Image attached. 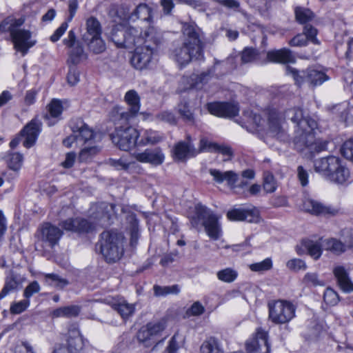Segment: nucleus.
I'll use <instances>...</instances> for the list:
<instances>
[{
  "label": "nucleus",
  "mask_w": 353,
  "mask_h": 353,
  "mask_svg": "<svg viewBox=\"0 0 353 353\" xmlns=\"http://www.w3.org/2000/svg\"><path fill=\"white\" fill-rule=\"evenodd\" d=\"M183 41L174 42L170 49V57L179 66L204 59L203 32L194 23H185L182 27Z\"/></svg>",
  "instance_id": "1"
},
{
  "label": "nucleus",
  "mask_w": 353,
  "mask_h": 353,
  "mask_svg": "<svg viewBox=\"0 0 353 353\" xmlns=\"http://www.w3.org/2000/svg\"><path fill=\"white\" fill-rule=\"evenodd\" d=\"M285 118L290 119L296 123L297 128L295 130L294 138V148L299 152L304 150H309L314 142V130L317 128V121L308 114H305L302 109L291 108L285 112Z\"/></svg>",
  "instance_id": "2"
},
{
  "label": "nucleus",
  "mask_w": 353,
  "mask_h": 353,
  "mask_svg": "<svg viewBox=\"0 0 353 353\" xmlns=\"http://www.w3.org/2000/svg\"><path fill=\"white\" fill-rule=\"evenodd\" d=\"M143 42L135 46L134 52L131 58V63L137 70L148 67L153 54L163 41L160 30L154 26H149L143 33Z\"/></svg>",
  "instance_id": "3"
},
{
  "label": "nucleus",
  "mask_w": 353,
  "mask_h": 353,
  "mask_svg": "<svg viewBox=\"0 0 353 353\" xmlns=\"http://www.w3.org/2000/svg\"><path fill=\"white\" fill-rule=\"evenodd\" d=\"M23 23L21 19L8 17L0 23V30L9 32L14 48L25 55L29 48L35 44V41L30 39L31 32L29 30L20 28Z\"/></svg>",
  "instance_id": "4"
},
{
  "label": "nucleus",
  "mask_w": 353,
  "mask_h": 353,
  "mask_svg": "<svg viewBox=\"0 0 353 353\" xmlns=\"http://www.w3.org/2000/svg\"><path fill=\"white\" fill-rule=\"evenodd\" d=\"M123 237L114 231H104L101 234L99 241L96 248L108 263L119 261L123 254Z\"/></svg>",
  "instance_id": "5"
},
{
  "label": "nucleus",
  "mask_w": 353,
  "mask_h": 353,
  "mask_svg": "<svg viewBox=\"0 0 353 353\" xmlns=\"http://www.w3.org/2000/svg\"><path fill=\"white\" fill-rule=\"evenodd\" d=\"M115 130L110 134L112 143L120 150L130 151L138 146L139 132L131 126L128 125V122L119 120V117H114Z\"/></svg>",
  "instance_id": "6"
},
{
  "label": "nucleus",
  "mask_w": 353,
  "mask_h": 353,
  "mask_svg": "<svg viewBox=\"0 0 353 353\" xmlns=\"http://www.w3.org/2000/svg\"><path fill=\"white\" fill-rule=\"evenodd\" d=\"M143 31L137 27H114L111 32V40L118 48H133L143 42Z\"/></svg>",
  "instance_id": "7"
},
{
  "label": "nucleus",
  "mask_w": 353,
  "mask_h": 353,
  "mask_svg": "<svg viewBox=\"0 0 353 353\" xmlns=\"http://www.w3.org/2000/svg\"><path fill=\"white\" fill-rule=\"evenodd\" d=\"M199 220L202 221V225L210 238L217 240L220 237L221 229L219 223V217L200 203L195 205V216L192 219V224L196 227Z\"/></svg>",
  "instance_id": "8"
},
{
  "label": "nucleus",
  "mask_w": 353,
  "mask_h": 353,
  "mask_svg": "<svg viewBox=\"0 0 353 353\" xmlns=\"http://www.w3.org/2000/svg\"><path fill=\"white\" fill-rule=\"evenodd\" d=\"M269 319L275 324H284L295 316L296 307L290 301L277 300L268 303Z\"/></svg>",
  "instance_id": "9"
},
{
  "label": "nucleus",
  "mask_w": 353,
  "mask_h": 353,
  "mask_svg": "<svg viewBox=\"0 0 353 353\" xmlns=\"http://www.w3.org/2000/svg\"><path fill=\"white\" fill-rule=\"evenodd\" d=\"M165 327L166 321L163 319L155 323H148L138 331L137 340L144 347H151L157 343V338Z\"/></svg>",
  "instance_id": "10"
},
{
  "label": "nucleus",
  "mask_w": 353,
  "mask_h": 353,
  "mask_svg": "<svg viewBox=\"0 0 353 353\" xmlns=\"http://www.w3.org/2000/svg\"><path fill=\"white\" fill-rule=\"evenodd\" d=\"M286 73L292 75L298 85L307 82L313 86H317L328 80V77L325 72L311 68L299 71L294 68L286 66Z\"/></svg>",
  "instance_id": "11"
},
{
  "label": "nucleus",
  "mask_w": 353,
  "mask_h": 353,
  "mask_svg": "<svg viewBox=\"0 0 353 353\" xmlns=\"http://www.w3.org/2000/svg\"><path fill=\"white\" fill-rule=\"evenodd\" d=\"M63 235L62 230L50 223L42 224L37 230L36 237L42 246L53 248L56 245Z\"/></svg>",
  "instance_id": "12"
},
{
  "label": "nucleus",
  "mask_w": 353,
  "mask_h": 353,
  "mask_svg": "<svg viewBox=\"0 0 353 353\" xmlns=\"http://www.w3.org/2000/svg\"><path fill=\"white\" fill-rule=\"evenodd\" d=\"M124 101L129 106L128 110L121 112H117V114L114 117H119V120L121 121L129 122L132 119L135 117L139 112L141 99L136 90H130L125 93Z\"/></svg>",
  "instance_id": "13"
},
{
  "label": "nucleus",
  "mask_w": 353,
  "mask_h": 353,
  "mask_svg": "<svg viewBox=\"0 0 353 353\" xmlns=\"http://www.w3.org/2000/svg\"><path fill=\"white\" fill-rule=\"evenodd\" d=\"M132 155L140 163H150L155 166L161 165L165 159V155L159 147L146 148L143 151H134Z\"/></svg>",
  "instance_id": "14"
},
{
  "label": "nucleus",
  "mask_w": 353,
  "mask_h": 353,
  "mask_svg": "<svg viewBox=\"0 0 353 353\" xmlns=\"http://www.w3.org/2000/svg\"><path fill=\"white\" fill-rule=\"evenodd\" d=\"M245 347L248 353H269L268 333L261 328L257 329L255 336L246 342Z\"/></svg>",
  "instance_id": "15"
},
{
  "label": "nucleus",
  "mask_w": 353,
  "mask_h": 353,
  "mask_svg": "<svg viewBox=\"0 0 353 353\" xmlns=\"http://www.w3.org/2000/svg\"><path fill=\"white\" fill-rule=\"evenodd\" d=\"M114 208L113 204L105 202L94 204L90 208V218L95 221L97 225H106L109 223Z\"/></svg>",
  "instance_id": "16"
},
{
  "label": "nucleus",
  "mask_w": 353,
  "mask_h": 353,
  "mask_svg": "<svg viewBox=\"0 0 353 353\" xmlns=\"http://www.w3.org/2000/svg\"><path fill=\"white\" fill-rule=\"evenodd\" d=\"M42 123L37 117L28 122L20 131V136L24 137L23 142L24 147L30 148L34 145L41 131Z\"/></svg>",
  "instance_id": "17"
},
{
  "label": "nucleus",
  "mask_w": 353,
  "mask_h": 353,
  "mask_svg": "<svg viewBox=\"0 0 353 353\" xmlns=\"http://www.w3.org/2000/svg\"><path fill=\"white\" fill-rule=\"evenodd\" d=\"M208 110L212 114L215 116L232 118L238 114L239 107L236 103L215 102L208 103Z\"/></svg>",
  "instance_id": "18"
},
{
  "label": "nucleus",
  "mask_w": 353,
  "mask_h": 353,
  "mask_svg": "<svg viewBox=\"0 0 353 353\" xmlns=\"http://www.w3.org/2000/svg\"><path fill=\"white\" fill-rule=\"evenodd\" d=\"M85 346V339L76 325H71L67 334L66 350L71 353H80Z\"/></svg>",
  "instance_id": "19"
},
{
  "label": "nucleus",
  "mask_w": 353,
  "mask_h": 353,
  "mask_svg": "<svg viewBox=\"0 0 353 353\" xmlns=\"http://www.w3.org/2000/svg\"><path fill=\"white\" fill-rule=\"evenodd\" d=\"M303 207L305 211L315 216H328L337 213L336 210L312 199H306L303 201Z\"/></svg>",
  "instance_id": "20"
},
{
  "label": "nucleus",
  "mask_w": 353,
  "mask_h": 353,
  "mask_svg": "<svg viewBox=\"0 0 353 353\" xmlns=\"http://www.w3.org/2000/svg\"><path fill=\"white\" fill-rule=\"evenodd\" d=\"M227 217L230 221L257 223L259 220V212L254 207L250 209L236 208L228 211Z\"/></svg>",
  "instance_id": "21"
},
{
  "label": "nucleus",
  "mask_w": 353,
  "mask_h": 353,
  "mask_svg": "<svg viewBox=\"0 0 353 353\" xmlns=\"http://www.w3.org/2000/svg\"><path fill=\"white\" fill-rule=\"evenodd\" d=\"M70 128L72 132L76 133L77 143L85 144L92 142L94 136V132L81 119L72 121Z\"/></svg>",
  "instance_id": "22"
},
{
  "label": "nucleus",
  "mask_w": 353,
  "mask_h": 353,
  "mask_svg": "<svg viewBox=\"0 0 353 353\" xmlns=\"http://www.w3.org/2000/svg\"><path fill=\"white\" fill-rule=\"evenodd\" d=\"M209 173L213 177V181L216 183L221 184L225 181L231 190H235L237 187L236 182L239 179V175L232 170L223 172L217 169H210Z\"/></svg>",
  "instance_id": "23"
},
{
  "label": "nucleus",
  "mask_w": 353,
  "mask_h": 353,
  "mask_svg": "<svg viewBox=\"0 0 353 353\" xmlns=\"http://www.w3.org/2000/svg\"><path fill=\"white\" fill-rule=\"evenodd\" d=\"M268 132L272 136L281 139H285V132L282 125L281 119L274 110H271L268 112Z\"/></svg>",
  "instance_id": "24"
},
{
  "label": "nucleus",
  "mask_w": 353,
  "mask_h": 353,
  "mask_svg": "<svg viewBox=\"0 0 353 353\" xmlns=\"http://www.w3.org/2000/svg\"><path fill=\"white\" fill-rule=\"evenodd\" d=\"M301 247L303 248L302 249L299 245L296 246V252L298 254H303L305 251H306L311 257L314 260H317L322 254V247L323 246V243H320L318 241L306 239L302 241Z\"/></svg>",
  "instance_id": "25"
},
{
  "label": "nucleus",
  "mask_w": 353,
  "mask_h": 353,
  "mask_svg": "<svg viewBox=\"0 0 353 353\" xmlns=\"http://www.w3.org/2000/svg\"><path fill=\"white\" fill-rule=\"evenodd\" d=\"M337 158L334 156H330L316 160L314 165L315 171L328 179L332 170L335 169L337 166Z\"/></svg>",
  "instance_id": "26"
},
{
  "label": "nucleus",
  "mask_w": 353,
  "mask_h": 353,
  "mask_svg": "<svg viewBox=\"0 0 353 353\" xmlns=\"http://www.w3.org/2000/svg\"><path fill=\"white\" fill-rule=\"evenodd\" d=\"M267 58L270 61L279 63H294L295 57L292 52L287 48L269 51Z\"/></svg>",
  "instance_id": "27"
},
{
  "label": "nucleus",
  "mask_w": 353,
  "mask_h": 353,
  "mask_svg": "<svg viewBox=\"0 0 353 353\" xmlns=\"http://www.w3.org/2000/svg\"><path fill=\"white\" fill-rule=\"evenodd\" d=\"M333 273L337 280L339 288L346 292L353 291V283L344 267L339 265L334 268Z\"/></svg>",
  "instance_id": "28"
},
{
  "label": "nucleus",
  "mask_w": 353,
  "mask_h": 353,
  "mask_svg": "<svg viewBox=\"0 0 353 353\" xmlns=\"http://www.w3.org/2000/svg\"><path fill=\"white\" fill-rule=\"evenodd\" d=\"M139 133L141 139L138 141V146L155 145L162 141L164 139L162 133L152 129L143 130Z\"/></svg>",
  "instance_id": "29"
},
{
  "label": "nucleus",
  "mask_w": 353,
  "mask_h": 353,
  "mask_svg": "<svg viewBox=\"0 0 353 353\" xmlns=\"http://www.w3.org/2000/svg\"><path fill=\"white\" fill-rule=\"evenodd\" d=\"M350 178L349 170L342 164L341 159L337 158V166L332 170L328 180L337 184L345 183Z\"/></svg>",
  "instance_id": "30"
},
{
  "label": "nucleus",
  "mask_w": 353,
  "mask_h": 353,
  "mask_svg": "<svg viewBox=\"0 0 353 353\" xmlns=\"http://www.w3.org/2000/svg\"><path fill=\"white\" fill-rule=\"evenodd\" d=\"M196 154L197 152L190 141L188 143L184 141L179 142L176 144L174 150V157L181 161L190 157H194Z\"/></svg>",
  "instance_id": "31"
},
{
  "label": "nucleus",
  "mask_w": 353,
  "mask_h": 353,
  "mask_svg": "<svg viewBox=\"0 0 353 353\" xmlns=\"http://www.w3.org/2000/svg\"><path fill=\"white\" fill-rule=\"evenodd\" d=\"M87 59L88 55L85 52L82 44L81 43H77L74 47L70 48L67 63L69 65L76 66L82 61L86 60Z\"/></svg>",
  "instance_id": "32"
},
{
  "label": "nucleus",
  "mask_w": 353,
  "mask_h": 353,
  "mask_svg": "<svg viewBox=\"0 0 353 353\" xmlns=\"http://www.w3.org/2000/svg\"><path fill=\"white\" fill-rule=\"evenodd\" d=\"M152 9L149 6L145 3H140L131 13L130 19L132 21L140 19L151 23L152 19Z\"/></svg>",
  "instance_id": "33"
},
{
  "label": "nucleus",
  "mask_w": 353,
  "mask_h": 353,
  "mask_svg": "<svg viewBox=\"0 0 353 353\" xmlns=\"http://www.w3.org/2000/svg\"><path fill=\"white\" fill-rule=\"evenodd\" d=\"M323 246L325 250L336 255H340L347 250V245L341 239L330 238L323 241Z\"/></svg>",
  "instance_id": "34"
},
{
  "label": "nucleus",
  "mask_w": 353,
  "mask_h": 353,
  "mask_svg": "<svg viewBox=\"0 0 353 353\" xmlns=\"http://www.w3.org/2000/svg\"><path fill=\"white\" fill-rule=\"evenodd\" d=\"M102 30L99 21L93 17L86 21V32L83 36L84 41H87L90 37L101 35Z\"/></svg>",
  "instance_id": "35"
},
{
  "label": "nucleus",
  "mask_w": 353,
  "mask_h": 353,
  "mask_svg": "<svg viewBox=\"0 0 353 353\" xmlns=\"http://www.w3.org/2000/svg\"><path fill=\"white\" fill-rule=\"evenodd\" d=\"M200 353H224L221 342L214 337L205 340L200 347Z\"/></svg>",
  "instance_id": "36"
},
{
  "label": "nucleus",
  "mask_w": 353,
  "mask_h": 353,
  "mask_svg": "<svg viewBox=\"0 0 353 353\" xmlns=\"http://www.w3.org/2000/svg\"><path fill=\"white\" fill-rule=\"evenodd\" d=\"M81 311V307L78 305H69L65 307H61L54 310L52 315L54 318L58 317H76L77 316Z\"/></svg>",
  "instance_id": "37"
},
{
  "label": "nucleus",
  "mask_w": 353,
  "mask_h": 353,
  "mask_svg": "<svg viewBox=\"0 0 353 353\" xmlns=\"http://www.w3.org/2000/svg\"><path fill=\"white\" fill-rule=\"evenodd\" d=\"M8 167L15 172H18L23 164V157L19 152H11L5 157Z\"/></svg>",
  "instance_id": "38"
},
{
  "label": "nucleus",
  "mask_w": 353,
  "mask_h": 353,
  "mask_svg": "<svg viewBox=\"0 0 353 353\" xmlns=\"http://www.w3.org/2000/svg\"><path fill=\"white\" fill-rule=\"evenodd\" d=\"M85 42L87 43L89 50L95 54H101L105 50V43L101 36L90 37Z\"/></svg>",
  "instance_id": "39"
},
{
  "label": "nucleus",
  "mask_w": 353,
  "mask_h": 353,
  "mask_svg": "<svg viewBox=\"0 0 353 353\" xmlns=\"http://www.w3.org/2000/svg\"><path fill=\"white\" fill-rule=\"evenodd\" d=\"M184 345V339L176 332L168 343V345L165 349V353H178L179 350Z\"/></svg>",
  "instance_id": "40"
},
{
  "label": "nucleus",
  "mask_w": 353,
  "mask_h": 353,
  "mask_svg": "<svg viewBox=\"0 0 353 353\" xmlns=\"http://www.w3.org/2000/svg\"><path fill=\"white\" fill-rule=\"evenodd\" d=\"M243 116L247 122L253 125L254 130L260 131L263 130L264 120L259 114H254L251 110H247L243 112Z\"/></svg>",
  "instance_id": "41"
},
{
  "label": "nucleus",
  "mask_w": 353,
  "mask_h": 353,
  "mask_svg": "<svg viewBox=\"0 0 353 353\" xmlns=\"http://www.w3.org/2000/svg\"><path fill=\"white\" fill-rule=\"evenodd\" d=\"M112 308L116 310L123 319H127L134 312V307L132 304L125 301H119L112 305Z\"/></svg>",
  "instance_id": "42"
},
{
  "label": "nucleus",
  "mask_w": 353,
  "mask_h": 353,
  "mask_svg": "<svg viewBox=\"0 0 353 353\" xmlns=\"http://www.w3.org/2000/svg\"><path fill=\"white\" fill-rule=\"evenodd\" d=\"M238 272L231 268H225L216 272V276L219 280L225 283H232L238 277Z\"/></svg>",
  "instance_id": "43"
},
{
  "label": "nucleus",
  "mask_w": 353,
  "mask_h": 353,
  "mask_svg": "<svg viewBox=\"0 0 353 353\" xmlns=\"http://www.w3.org/2000/svg\"><path fill=\"white\" fill-rule=\"evenodd\" d=\"M45 282L59 289H63L69 284V281L67 279L53 273L45 274Z\"/></svg>",
  "instance_id": "44"
},
{
  "label": "nucleus",
  "mask_w": 353,
  "mask_h": 353,
  "mask_svg": "<svg viewBox=\"0 0 353 353\" xmlns=\"http://www.w3.org/2000/svg\"><path fill=\"white\" fill-rule=\"evenodd\" d=\"M212 76V72L211 70H208L207 71L203 72L199 74H192L191 76L192 87L195 88H201L203 85L205 84L209 81Z\"/></svg>",
  "instance_id": "45"
},
{
  "label": "nucleus",
  "mask_w": 353,
  "mask_h": 353,
  "mask_svg": "<svg viewBox=\"0 0 353 353\" xmlns=\"http://www.w3.org/2000/svg\"><path fill=\"white\" fill-rule=\"evenodd\" d=\"M295 17L299 23L305 24L313 19L314 14L307 8L297 7L295 8Z\"/></svg>",
  "instance_id": "46"
},
{
  "label": "nucleus",
  "mask_w": 353,
  "mask_h": 353,
  "mask_svg": "<svg viewBox=\"0 0 353 353\" xmlns=\"http://www.w3.org/2000/svg\"><path fill=\"white\" fill-rule=\"evenodd\" d=\"M154 295L157 296H166L168 294H177L180 292L178 285L172 286H160L155 285L153 287Z\"/></svg>",
  "instance_id": "47"
},
{
  "label": "nucleus",
  "mask_w": 353,
  "mask_h": 353,
  "mask_svg": "<svg viewBox=\"0 0 353 353\" xmlns=\"http://www.w3.org/2000/svg\"><path fill=\"white\" fill-rule=\"evenodd\" d=\"M63 112V106L61 101L58 99H53L48 105V112L50 116L46 115V119H50V117L53 119H59Z\"/></svg>",
  "instance_id": "48"
},
{
  "label": "nucleus",
  "mask_w": 353,
  "mask_h": 353,
  "mask_svg": "<svg viewBox=\"0 0 353 353\" xmlns=\"http://www.w3.org/2000/svg\"><path fill=\"white\" fill-rule=\"evenodd\" d=\"M259 58L258 51L252 48H245L241 55L243 63H250L255 62Z\"/></svg>",
  "instance_id": "49"
},
{
  "label": "nucleus",
  "mask_w": 353,
  "mask_h": 353,
  "mask_svg": "<svg viewBox=\"0 0 353 353\" xmlns=\"http://www.w3.org/2000/svg\"><path fill=\"white\" fill-rule=\"evenodd\" d=\"M263 188L266 193H272L276 190V181L273 174L270 172L264 173Z\"/></svg>",
  "instance_id": "50"
},
{
  "label": "nucleus",
  "mask_w": 353,
  "mask_h": 353,
  "mask_svg": "<svg viewBox=\"0 0 353 353\" xmlns=\"http://www.w3.org/2000/svg\"><path fill=\"white\" fill-rule=\"evenodd\" d=\"M76 232H90L95 229L97 225L96 223L90 222L86 219L77 218Z\"/></svg>",
  "instance_id": "51"
},
{
  "label": "nucleus",
  "mask_w": 353,
  "mask_h": 353,
  "mask_svg": "<svg viewBox=\"0 0 353 353\" xmlns=\"http://www.w3.org/2000/svg\"><path fill=\"white\" fill-rule=\"evenodd\" d=\"M17 285L18 283L14 277H8L6 280V283L3 289L0 292V299H3L10 292L16 290Z\"/></svg>",
  "instance_id": "52"
},
{
  "label": "nucleus",
  "mask_w": 353,
  "mask_h": 353,
  "mask_svg": "<svg viewBox=\"0 0 353 353\" xmlns=\"http://www.w3.org/2000/svg\"><path fill=\"white\" fill-rule=\"evenodd\" d=\"M205 312V307L199 301H195L186 310L184 317L190 318L191 316H197L203 314Z\"/></svg>",
  "instance_id": "53"
},
{
  "label": "nucleus",
  "mask_w": 353,
  "mask_h": 353,
  "mask_svg": "<svg viewBox=\"0 0 353 353\" xmlns=\"http://www.w3.org/2000/svg\"><path fill=\"white\" fill-rule=\"evenodd\" d=\"M303 282L307 285V286H322L324 285V281L321 280L318 274L315 272H308L307 273L304 278L303 279Z\"/></svg>",
  "instance_id": "54"
},
{
  "label": "nucleus",
  "mask_w": 353,
  "mask_h": 353,
  "mask_svg": "<svg viewBox=\"0 0 353 353\" xmlns=\"http://www.w3.org/2000/svg\"><path fill=\"white\" fill-rule=\"evenodd\" d=\"M324 302L328 305H335L339 301V297L336 292L330 288H327L323 293Z\"/></svg>",
  "instance_id": "55"
},
{
  "label": "nucleus",
  "mask_w": 353,
  "mask_h": 353,
  "mask_svg": "<svg viewBox=\"0 0 353 353\" xmlns=\"http://www.w3.org/2000/svg\"><path fill=\"white\" fill-rule=\"evenodd\" d=\"M272 268V261L270 258L250 265V269L253 272H263L270 270Z\"/></svg>",
  "instance_id": "56"
},
{
  "label": "nucleus",
  "mask_w": 353,
  "mask_h": 353,
  "mask_svg": "<svg viewBox=\"0 0 353 353\" xmlns=\"http://www.w3.org/2000/svg\"><path fill=\"white\" fill-rule=\"evenodd\" d=\"M99 151L100 148L96 145L85 147L81 150L79 159L81 161H86Z\"/></svg>",
  "instance_id": "57"
},
{
  "label": "nucleus",
  "mask_w": 353,
  "mask_h": 353,
  "mask_svg": "<svg viewBox=\"0 0 353 353\" xmlns=\"http://www.w3.org/2000/svg\"><path fill=\"white\" fill-rule=\"evenodd\" d=\"M216 143L209 141L207 138L203 137L200 140L199 149L197 153L202 152H214Z\"/></svg>",
  "instance_id": "58"
},
{
  "label": "nucleus",
  "mask_w": 353,
  "mask_h": 353,
  "mask_svg": "<svg viewBox=\"0 0 353 353\" xmlns=\"http://www.w3.org/2000/svg\"><path fill=\"white\" fill-rule=\"evenodd\" d=\"M341 239L347 245V248H353V230L344 229L341 231Z\"/></svg>",
  "instance_id": "59"
},
{
  "label": "nucleus",
  "mask_w": 353,
  "mask_h": 353,
  "mask_svg": "<svg viewBox=\"0 0 353 353\" xmlns=\"http://www.w3.org/2000/svg\"><path fill=\"white\" fill-rule=\"evenodd\" d=\"M286 266L288 269L293 271H299L301 270L306 269L305 263L299 259H293L289 260L286 263Z\"/></svg>",
  "instance_id": "60"
},
{
  "label": "nucleus",
  "mask_w": 353,
  "mask_h": 353,
  "mask_svg": "<svg viewBox=\"0 0 353 353\" xmlns=\"http://www.w3.org/2000/svg\"><path fill=\"white\" fill-rule=\"evenodd\" d=\"M30 305V301L24 299L13 303L10 307V312L12 314H20L25 311Z\"/></svg>",
  "instance_id": "61"
},
{
  "label": "nucleus",
  "mask_w": 353,
  "mask_h": 353,
  "mask_svg": "<svg viewBox=\"0 0 353 353\" xmlns=\"http://www.w3.org/2000/svg\"><path fill=\"white\" fill-rule=\"evenodd\" d=\"M341 151L346 159L353 161V139H350L343 143Z\"/></svg>",
  "instance_id": "62"
},
{
  "label": "nucleus",
  "mask_w": 353,
  "mask_h": 353,
  "mask_svg": "<svg viewBox=\"0 0 353 353\" xmlns=\"http://www.w3.org/2000/svg\"><path fill=\"white\" fill-rule=\"evenodd\" d=\"M178 108L179 112L185 119L188 121H192L193 119V114L186 101H181L179 104Z\"/></svg>",
  "instance_id": "63"
},
{
  "label": "nucleus",
  "mask_w": 353,
  "mask_h": 353,
  "mask_svg": "<svg viewBox=\"0 0 353 353\" xmlns=\"http://www.w3.org/2000/svg\"><path fill=\"white\" fill-rule=\"evenodd\" d=\"M69 67L67 76L68 82L70 85H74L79 81V72L75 66L69 65Z\"/></svg>",
  "instance_id": "64"
}]
</instances>
